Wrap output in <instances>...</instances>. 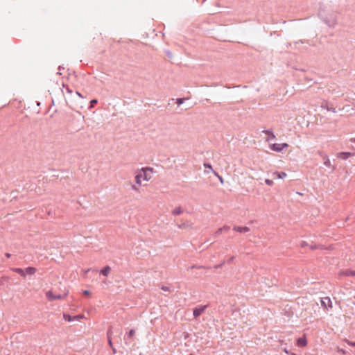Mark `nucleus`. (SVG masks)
<instances>
[{
	"mask_svg": "<svg viewBox=\"0 0 355 355\" xmlns=\"http://www.w3.org/2000/svg\"><path fill=\"white\" fill-rule=\"evenodd\" d=\"M206 306H201L200 308H196L193 309V316L195 318L199 317L205 310Z\"/></svg>",
	"mask_w": 355,
	"mask_h": 355,
	"instance_id": "423d86ee",
	"label": "nucleus"
},
{
	"mask_svg": "<svg viewBox=\"0 0 355 355\" xmlns=\"http://www.w3.org/2000/svg\"><path fill=\"white\" fill-rule=\"evenodd\" d=\"M89 293H90V292L89 291H87V290H85V291H83V294L85 295H89Z\"/></svg>",
	"mask_w": 355,
	"mask_h": 355,
	"instance_id": "bb28decb",
	"label": "nucleus"
},
{
	"mask_svg": "<svg viewBox=\"0 0 355 355\" xmlns=\"http://www.w3.org/2000/svg\"><path fill=\"white\" fill-rule=\"evenodd\" d=\"M324 164L327 166H330V161L329 159V158L327 157V160L324 162Z\"/></svg>",
	"mask_w": 355,
	"mask_h": 355,
	"instance_id": "b1692460",
	"label": "nucleus"
},
{
	"mask_svg": "<svg viewBox=\"0 0 355 355\" xmlns=\"http://www.w3.org/2000/svg\"><path fill=\"white\" fill-rule=\"evenodd\" d=\"M36 268L33 267H28L25 269V274L28 275H33L36 272Z\"/></svg>",
	"mask_w": 355,
	"mask_h": 355,
	"instance_id": "1a4fd4ad",
	"label": "nucleus"
},
{
	"mask_svg": "<svg viewBox=\"0 0 355 355\" xmlns=\"http://www.w3.org/2000/svg\"><path fill=\"white\" fill-rule=\"evenodd\" d=\"M234 230L240 232H247L249 231V228L247 227H235Z\"/></svg>",
	"mask_w": 355,
	"mask_h": 355,
	"instance_id": "ddd939ff",
	"label": "nucleus"
},
{
	"mask_svg": "<svg viewBox=\"0 0 355 355\" xmlns=\"http://www.w3.org/2000/svg\"><path fill=\"white\" fill-rule=\"evenodd\" d=\"M270 148L275 152H282L284 149L286 148L288 146V144L286 143L282 144H270Z\"/></svg>",
	"mask_w": 355,
	"mask_h": 355,
	"instance_id": "20e7f679",
	"label": "nucleus"
},
{
	"mask_svg": "<svg viewBox=\"0 0 355 355\" xmlns=\"http://www.w3.org/2000/svg\"><path fill=\"white\" fill-rule=\"evenodd\" d=\"M340 275L355 276V270H347L345 271L340 272Z\"/></svg>",
	"mask_w": 355,
	"mask_h": 355,
	"instance_id": "9d476101",
	"label": "nucleus"
},
{
	"mask_svg": "<svg viewBox=\"0 0 355 355\" xmlns=\"http://www.w3.org/2000/svg\"><path fill=\"white\" fill-rule=\"evenodd\" d=\"M352 156V154L349 152H341L339 153L337 157L342 159H347L349 157Z\"/></svg>",
	"mask_w": 355,
	"mask_h": 355,
	"instance_id": "6e6552de",
	"label": "nucleus"
},
{
	"mask_svg": "<svg viewBox=\"0 0 355 355\" xmlns=\"http://www.w3.org/2000/svg\"><path fill=\"white\" fill-rule=\"evenodd\" d=\"M307 245H308V244H307V243H306V242H305V241H302V242L301 243V244H300V246H301L302 248H304V247L307 246Z\"/></svg>",
	"mask_w": 355,
	"mask_h": 355,
	"instance_id": "393cba45",
	"label": "nucleus"
},
{
	"mask_svg": "<svg viewBox=\"0 0 355 355\" xmlns=\"http://www.w3.org/2000/svg\"><path fill=\"white\" fill-rule=\"evenodd\" d=\"M273 175H276L277 178L283 179L287 176V174L284 172H275Z\"/></svg>",
	"mask_w": 355,
	"mask_h": 355,
	"instance_id": "2eb2a0df",
	"label": "nucleus"
},
{
	"mask_svg": "<svg viewBox=\"0 0 355 355\" xmlns=\"http://www.w3.org/2000/svg\"><path fill=\"white\" fill-rule=\"evenodd\" d=\"M12 270L13 271L16 272L17 273L19 274L21 277H26V274H25L24 270H23L21 268H12Z\"/></svg>",
	"mask_w": 355,
	"mask_h": 355,
	"instance_id": "4468645a",
	"label": "nucleus"
},
{
	"mask_svg": "<svg viewBox=\"0 0 355 355\" xmlns=\"http://www.w3.org/2000/svg\"><path fill=\"white\" fill-rule=\"evenodd\" d=\"M272 138H275V136L273 134H272Z\"/></svg>",
	"mask_w": 355,
	"mask_h": 355,
	"instance_id": "473e14b6",
	"label": "nucleus"
},
{
	"mask_svg": "<svg viewBox=\"0 0 355 355\" xmlns=\"http://www.w3.org/2000/svg\"><path fill=\"white\" fill-rule=\"evenodd\" d=\"M265 182L268 186H272L273 185V181L269 179H266Z\"/></svg>",
	"mask_w": 355,
	"mask_h": 355,
	"instance_id": "a211bd4d",
	"label": "nucleus"
},
{
	"mask_svg": "<svg viewBox=\"0 0 355 355\" xmlns=\"http://www.w3.org/2000/svg\"><path fill=\"white\" fill-rule=\"evenodd\" d=\"M178 227L184 230H191L194 229L193 223L188 220H181Z\"/></svg>",
	"mask_w": 355,
	"mask_h": 355,
	"instance_id": "7ed1b4c3",
	"label": "nucleus"
},
{
	"mask_svg": "<svg viewBox=\"0 0 355 355\" xmlns=\"http://www.w3.org/2000/svg\"><path fill=\"white\" fill-rule=\"evenodd\" d=\"M46 297L49 301H53L56 300H62L64 299L67 295V293L62 295H55L53 293L52 291H48L46 292Z\"/></svg>",
	"mask_w": 355,
	"mask_h": 355,
	"instance_id": "f03ea898",
	"label": "nucleus"
},
{
	"mask_svg": "<svg viewBox=\"0 0 355 355\" xmlns=\"http://www.w3.org/2000/svg\"><path fill=\"white\" fill-rule=\"evenodd\" d=\"M317 248H318V247L317 245H315L310 246V249H311V250H315V249H317Z\"/></svg>",
	"mask_w": 355,
	"mask_h": 355,
	"instance_id": "c85d7f7f",
	"label": "nucleus"
},
{
	"mask_svg": "<svg viewBox=\"0 0 355 355\" xmlns=\"http://www.w3.org/2000/svg\"><path fill=\"white\" fill-rule=\"evenodd\" d=\"M111 271V268L110 266H105L101 270V273L104 276H107Z\"/></svg>",
	"mask_w": 355,
	"mask_h": 355,
	"instance_id": "9b49d317",
	"label": "nucleus"
},
{
	"mask_svg": "<svg viewBox=\"0 0 355 355\" xmlns=\"http://www.w3.org/2000/svg\"><path fill=\"white\" fill-rule=\"evenodd\" d=\"M321 304L322 306L326 309H331L332 308V302H331V300L329 297H324L321 300Z\"/></svg>",
	"mask_w": 355,
	"mask_h": 355,
	"instance_id": "39448f33",
	"label": "nucleus"
},
{
	"mask_svg": "<svg viewBox=\"0 0 355 355\" xmlns=\"http://www.w3.org/2000/svg\"><path fill=\"white\" fill-rule=\"evenodd\" d=\"M284 352H285L286 354H288V352L286 349H284Z\"/></svg>",
	"mask_w": 355,
	"mask_h": 355,
	"instance_id": "2f4dec72",
	"label": "nucleus"
},
{
	"mask_svg": "<svg viewBox=\"0 0 355 355\" xmlns=\"http://www.w3.org/2000/svg\"><path fill=\"white\" fill-rule=\"evenodd\" d=\"M73 318H74L75 321H79L82 319H85V316L84 315L81 314V315H75Z\"/></svg>",
	"mask_w": 355,
	"mask_h": 355,
	"instance_id": "f3484780",
	"label": "nucleus"
},
{
	"mask_svg": "<svg viewBox=\"0 0 355 355\" xmlns=\"http://www.w3.org/2000/svg\"><path fill=\"white\" fill-rule=\"evenodd\" d=\"M73 318H74V316H71L69 314H67V313L63 314V318L65 321H67V322L75 321Z\"/></svg>",
	"mask_w": 355,
	"mask_h": 355,
	"instance_id": "dca6fc26",
	"label": "nucleus"
},
{
	"mask_svg": "<svg viewBox=\"0 0 355 355\" xmlns=\"http://www.w3.org/2000/svg\"><path fill=\"white\" fill-rule=\"evenodd\" d=\"M107 334H108V343H109V345L111 347H112V342L111 338L110 336V331H108Z\"/></svg>",
	"mask_w": 355,
	"mask_h": 355,
	"instance_id": "4be33fe9",
	"label": "nucleus"
},
{
	"mask_svg": "<svg viewBox=\"0 0 355 355\" xmlns=\"http://www.w3.org/2000/svg\"><path fill=\"white\" fill-rule=\"evenodd\" d=\"M223 230H229V227H224L223 228H220L218 230V231L216 232L217 234H220L223 231Z\"/></svg>",
	"mask_w": 355,
	"mask_h": 355,
	"instance_id": "412c9836",
	"label": "nucleus"
},
{
	"mask_svg": "<svg viewBox=\"0 0 355 355\" xmlns=\"http://www.w3.org/2000/svg\"><path fill=\"white\" fill-rule=\"evenodd\" d=\"M155 173L154 168L150 166L142 167L137 169L135 172V184L132 186V189L134 191H138L139 189L142 186H146L148 182L153 178Z\"/></svg>",
	"mask_w": 355,
	"mask_h": 355,
	"instance_id": "f257e3e1",
	"label": "nucleus"
},
{
	"mask_svg": "<svg viewBox=\"0 0 355 355\" xmlns=\"http://www.w3.org/2000/svg\"><path fill=\"white\" fill-rule=\"evenodd\" d=\"M291 355H297V354H295V353H291Z\"/></svg>",
	"mask_w": 355,
	"mask_h": 355,
	"instance_id": "72a5a7b5",
	"label": "nucleus"
},
{
	"mask_svg": "<svg viewBox=\"0 0 355 355\" xmlns=\"http://www.w3.org/2000/svg\"><path fill=\"white\" fill-rule=\"evenodd\" d=\"M340 352H341V353H343V354H345V351H343V350H340Z\"/></svg>",
	"mask_w": 355,
	"mask_h": 355,
	"instance_id": "7c9ffc66",
	"label": "nucleus"
},
{
	"mask_svg": "<svg viewBox=\"0 0 355 355\" xmlns=\"http://www.w3.org/2000/svg\"><path fill=\"white\" fill-rule=\"evenodd\" d=\"M345 341L350 346H355V342L350 341L347 339H345Z\"/></svg>",
	"mask_w": 355,
	"mask_h": 355,
	"instance_id": "6ab92c4d",
	"label": "nucleus"
},
{
	"mask_svg": "<svg viewBox=\"0 0 355 355\" xmlns=\"http://www.w3.org/2000/svg\"><path fill=\"white\" fill-rule=\"evenodd\" d=\"M91 105L93 106L94 104H96L97 103V100L96 99H93L91 101Z\"/></svg>",
	"mask_w": 355,
	"mask_h": 355,
	"instance_id": "a878e982",
	"label": "nucleus"
},
{
	"mask_svg": "<svg viewBox=\"0 0 355 355\" xmlns=\"http://www.w3.org/2000/svg\"><path fill=\"white\" fill-rule=\"evenodd\" d=\"M214 175L218 178V179H219V180H220V182L221 183H223V179L222 178V177H221V176H220V175L218 174V173L214 172Z\"/></svg>",
	"mask_w": 355,
	"mask_h": 355,
	"instance_id": "5701e85b",
	"label": "nucleus"
},
{
	"mask_svg": "<svg viewBox=\"0 0 355 355\" xmlns=\"http://www.w3.org/2000/svg\"><path fill=\"white\" fill-rule=\"evenodd\" d=\"M177 103H178V104H181V103H183V99H182V98H178V99L177 100Z\"/></svg>",
	"mask_w": 355,
	"mask_h": 355,
	"instance_id": "cd10ccee",
	"label": "nucleus"
},
{
	"mask_svg": "<svg viewBox=\"0 0 355 355\" xmlns=\"http://www.w3.org/2000/svg\"><path fill=\"white\" fill-rule=\"evenodd\" d=\"M135 334V331L134 329H131L129 333H128V336L130 338V337H132L134 336Z\"/></svg>",
	"mask_w": 355,
	"mask_h": 355,
	"instance_id": "aec40b11",
	"label": "nucleus"
},
{
	"mask_svg": "<svg viewBox=\"0 0 355 355\" xmlns=\"http://www.w3.org/2000/svg\"><path fill=\"white\" fill-rule=\"evenodd\" d=\"M204 166L205 168H207V169L205 170V173H209L210 172H213L214 173L215 171L213 170L211 164L205 163Z\"/></svg>",
	"mask_w": 355,
	"mask_h": 355,
	"instance_id": "f8f14e48",
	"label": "nucleus"
},
{
	"mask_svg": "<svg viewBox=\"0 0 355 355\" xmlns=\"http://www.w3.org/2000/svg\"><path fill=\"white\" fill-rule=\"evenodd\" d=\"M297 345L298 347H306L307 345V340H306L305 336L299 338L297 340Z\"/></svg>",
	"mask_w": 355,
	"mask_h": 355,
	"instance_id": "0eeeda50",
	"label": "nucleus"
},
{
	"mask_svg": "<svg viewBox=\"0 0 355 355\" xmlns=\"http://www.w3.org/2000/svg\"><path fill=\"white\" fill-rule=\"evenodd\" d=\"M180 212H181V211H180V210H175V211H173V213H174L175 214H180Z\"/></svg>",
	"mask_w": 355,
	"mask_h": 355,
	"instance_id": "c756f323",
	"label": "nucleus"
}]
</instances>
